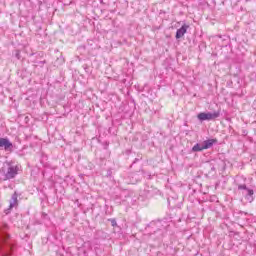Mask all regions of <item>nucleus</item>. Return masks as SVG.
<instances>
[{
	"instance_id": "1",
	"label": "nucleus",
	"mask_w": 256,
	"mask_h": 256,
	"mask_svg": "<svg viewBox=\"0 0 256 256\" xmlns=\"http://www.w3.org/2000/svg\"><path fill=\"white\" fill-rule=\"evenodd\" d=\"M9 231V226L7 224L2 225L0 228V250L1 251H13V247L16 245V241L11 238V235L7 233Z\"/></svg>"
},
{
	"instance_id": "2",
	"label": "nucleus",
	"mask_w": 256,
	"mask_h": 256,
	"mask_svg": "<svg viewBox=\"0 0 256 256\" xmlns=\"http://www.w3.org/2000/svg\"><path fill=\"white\" fill-rule=\"evenodd\" d=\"M18 171H19V167L9 164L7 172L5 173L3 178L4 181H7V179H14Z\"/></svg>"
},
{
	"instance_id": "3",
	"label": "nucleus",
	"mask_w": 256,
	"mask_h": 256,
	"mask_svg": "<svg viewBox=\"0 0 256 256\" xmlns=\"http://www.w3.org/2000/svg\"><path fill=\"white\" fill-rule=\"evenodd\" d=\"M0 147H3L5 151H11L13 149V143L7 138H0Z\"/></svg>"
},
{
	"instance_id": "4",
	"label": "nucleus",
	"mask_w": 256,
	"mask_h": 256,
	"mask_svg": "<svg viewBox=\"0 0 256 256\" xmlns=\"http://www.w3.org/2000/svg\"><path fill=\"white\" fill-rule=\"evenodd\" d=\"M221 115L220 112H208V113H204V119L205 121H211L213 119H217V117H219Z\"/></svg>"
},
{
	"instance_id": "5",
	"label": "nucleus",
	"mask_w": 256,
	"mask_h": 256,
	"mask_svg": "<svg viewBox=\"0 0 256 256\" xmlns=\"http://www.w3.org/2000/svg\"><path fill=\"white\" fill-rule=\"evenodd\" d=\"M187 29H189V26L183 25L180 29L176 32V39H181L187 33Z\"/></svg>"
},
{
	"instance_id": "6",
	"label": "nucleus",
	"mask_w": 256,
	"mask_h": 256,
	"mask_svg": "<svg viewBox=\"0 0 256 256\" xmlns=\"http://www.w3.org/2000/svg\"><path fill=\"white\" fill-rule=\"evenodd\" d=\"M215 143H217V139H209L202 142V145L204 146V149H211Z\"/></svg>"
},
{
	"instance_id": "7",
	"label": "nucleus",
	"mask_w": 256,
	"mask_h": 256,
	"mask_svg": "<svg viewBox=\"0 0 256 256\" xmlns=\"http://www.w3.org/2000/svg\"><path fill=\"white\" fill-rule=\"evenodd\" d=\"M17 193H14L11 197V201H10V209H13V207H17Z\"/></svg>"
},
{
	"instance_id": "8",
	"label": "nucleus",
	"mask_w": 256,
	"mask_h": 256,
	"mask_svg": "<svg viewBox=\"0 0 256 256\" xmlns=\"http://www.w3.org/2000/svg\"><path fill=\"white\" fill-rule=\"evenodd\" d=\"M204 146L203 144H195L193 147H192V151L193 153H197L199 151H204Z\"/></svg>"
},
{
	"instance_id": "9",
	"label": "nucleus",
	"mask_w": 256,
	"mask_h": 256,
	"mask_svg": "<svg viewBox=\"0 0 256 256\" xmlns=\"http://www.w3.org/2000/svg\"><path fill=\"white\" fill-rule=\"evenodd\" d=\"M247 191V195H248V197H253V195H254V191H253V189H247L246 190Z\"/></svg>"
},
{
	"instance_id": "10",
	"label": "nucleus",
	"mask_w": 256,
	"mask_h": 256,
	"mask_svg": "<svg viewBox=\"0 0 256 256\" xmlns=\"http://www.w3.org/2000/svg\"><path fill=\"white\" fill-rule=\"evenodd\" d=\"M198 119H199L200 121H205V113H200V114H198Z\"/></svg>"
},
{
	"instance_id": "11",
	"label": "nucleus",
	"mask_w": 256,
	"mask_h": 256,
	"mask_svg": "<svg viewBox=\"0 0 256 256\" xmlns=\"http://www.w3.org/2000/svg\"><path fill=\"white\" fill-rule=\"evenodd\" d=\"M238 189H244L245 191H247L248 188H247V185L242 184L238 186Z\"/></svg>"
},
{
	"instance_id": "12",
	"label": "nucleus",
	"mask_w": 256,
	"mask_h": 256,
	"mask_svg": "<svg viewBox=\"0 0 256 256\" xmlns=\"http://www.w3.org/2000/svg\"><path fill=\"white\" fill-rule=\"evenodd\" d=\"M2 256H11V253H4Z\"/></svg>"
},
{
	"instance_id": "13",
	"label": "nucleus",
	"mask_w": 256,
	"mask_h": 256,
	"mask_svg": "<svg viewBox=\"0 0 256 256\" xmlns=\"http://www.w3.org/2000/svg\"><path fill=\"white\" fill-rule=\"evenodd\" d=\"M16 57H17V59H19V52L16 53Z\"/></svg>"
},
{
	"instance_id": "14",
	"label": "nucleus",
	"mask_w": 256,
	"mask_h": 256,
	"mask_svg": "<svg viewBox=\"0 0 256 256\" xmlns=\"http://www.w3.org/2000/svg\"><path fill=\"white\" fill-rule=\"evenodd\" d=\"M250 201H253V198H251V200Z\"/></svg>"
}]
</instances>
